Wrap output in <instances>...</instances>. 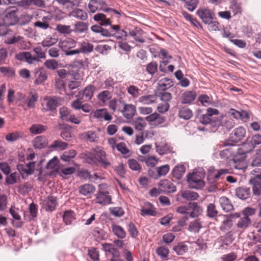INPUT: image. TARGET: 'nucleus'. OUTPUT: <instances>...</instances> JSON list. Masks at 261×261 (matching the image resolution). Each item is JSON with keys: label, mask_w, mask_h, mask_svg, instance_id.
I'll list each match as a JSON object with an SVG mask.
<instances>
[{"label": "nucleus", "mask_w": 261, "mask_h": 261, "mask_svg": "<svg viewBox=\"0 0 261 261\" xmlns=\"http://www.w3.org/2000/svg\"><path fill=\"white\" fill-rule=\"evenodd\" d=\"M45 101V109L46 111H53L61 104L62 99L58 97H49L44 98Z\"/></svg>", "instance_id": "2eb2a0df"}, {"label": "nucleus", "mask_w": 261, "mask_h": 261, "mask_svg": "<svg viewBox=\"0 0 261 261\" xmlns=\"http://www.w3.org/2000/svg\"><path fill=\"white\" fill-rule=\"evenodd\" d=\"M110 94L109 91H103L97 95V99L102 103H105L111 98Z\"/></svg>", "instance_id": "774afa93"}, {"label": "nucleus", "mask_w": 261, "mask_h": 261, "mask_svg": "<svg viewBox=\"0 0 261 261\" xmlns=\"http://www.w3.org/2000/svg\"><path fill=\"white\" fill-rule=\"evenodd\" d=\"M216 221L221 222L220 229L223 232L230 230L233 225L232 221L229 215H220Z\"/></svg>", "instance_id": "9b49d317"}, {"label": "nucleus", "mask_w": 261, "mask_h": 261, "mask_svg": "<svg viewBox=\"0 0 261 261\" xmlns=\"http://www.w3.org/2000/svg\"><path fill=\"white\" fill-rule=\"evenodd\" d=\"M50 147L52 148L63 150L68 147V144L61 140H55L51 145Z\"/></svg>", "instance_id": "bf43d9fd"}, {"label": "nucleus", "mask_w": 261, "mask_h": 261, "mask_svg": "<svg viewBox=\"0 0 261 261\" xmlns=\"http://www.w3.org/2000/svg\"><path fill=\"white\" fill-rule=\"evenodd\" d=\"M156 98V95H147L139 97L138 101L143 105H149L155 102Z\"/></svg>", "instance_id": "79ce46f5"}, {"label": "nucleus", "mask_w": 261, "mask_h": 261, "mask_svg": "<svg viewBox=\"0 0 261 261\" xmlns=\"http://www.w3.org/2000/svg\"><path fill=\"white\" fill-rule=\"evenodd\" d=\"M113 234L119 239H123L126 236V232L121 226L113 224L111 226Z\"/></svg>", "instance_id": "cd10ccee"}, {"label": "nucleus", "mask_w": 261, "mask_h": 261, "mask_svg": "<svg viewBox=\"0 0 261 261\" xmlns=\"http://www.w3.org/2000/svg\"><path fill=\"white\" fill-rule=\"evenodd\" d=\"M188 210L189 216L191 218L198 217L202 212V208L197 202L189 203Z\"/></svg>", "instance_id": "b1692460"}, {"label": "nucleus", "mask_w": 261, "mask_h": 261, "mask_svg": "<svg viewBox=\"0 0 261 261\" xmlns=\"http://www.w3.org/2000/svg\"><path fill=\"white\" fill-rule=\"evenodd\" d=\"M186 168L184 165H180L175 166L172 171V175L176 179H180L185 172Z\"/></svg>", "instance_id": "58836bf2"}, {"label": "nucleus", "mask_w": 261, "mask_h": 261, "mask_svg": "<svg viewBox=\"0 0 261 261\" xmlns=\"http://www.w3.org/2000/svg\"><path fill=\"white\" fill-rule=\"evenodd\" d=\"M198 101L203 106L207 107L213 103V98L206 94H201L198 97Z\"/></svg>", "instance_id": "09e8293b"}, {"label": "nucleus", "mask_w": 261, "mask_h": 261, "mask_svg": "<svg viewBox=\"0 0 261 261\" xmlns=\"http://www.w3.org/2000/svg\"><path fill=\"white\" fill-rule=\"evenodd\" d=\"M115 147L123 155L124 157L128 158L131 156L132 153L124 142H121L116 144Z\"/></svg>", "instance_id": "4c0bfd02"}, {"label": "nucleus", "mask_w": 261, "mask_h": 261, "mask_svg": "<svg viewBox=\"0 0 261 261\" xmlns=\"http://www.w3.org/2000/svg\"><path fill=\"white\" fill-rule=\"evenodd\" d=\"M17 11L16 10L9 8L6 11L5 21L7 24L13 25L16 24L18 22V17L17 15Z\"/></svg>", "instance_id": "dca6fc26"}, {"label": "nucleus", "mask_w": 261, "mask_h": 261, "mask_svg": "<svg viewBox=\"0 0 261 261\" xmlns=\"http://www.w3.org/2000/svg\"><path fill=\"white\" fill-rule=\"evenodd\" d=\"M178 116L180 118L188 120L193 116L192 110L187 107L180 108L178 111Z\"/></svg>", "instance_id": "473e14b6"}, {"label": "nucleus", "mask_w": 261, "mask_h": 261, "mask_svg": "<svg viewBox=\"0 0 261 261\" xmlns=\"http://www.w3.org/2000/svg\"><path fill=\"white\" fill-rule=\"evenodd\" d=\"M58 42V38L54 37L48 36H47L41 42V44L44 47H50Z\"/></svg>", "instance_id": "864d4df0"}, {"label": "nucleus", "mask_w": 261, "mask_h": 261, "mask_svg": "<svg viewBox=\"0 0 261 261\" xmlns=\"http://www.w3.org/2000/svg\"><path fill=\"white\" fill-rule=\"evenodd\" d=\"M246 133V129L244 127L236 128L230 134L229 140L232 142H238L245 137Z\"/></svg>", "instance_id": "4468645a"}, {"label": "nucleus", "mask_w": 261, "mask_h": 261, "mask_svg": "<svg viewBox=\"0 0 261 261\" xmlns=\"http://www.w3.org/2000/svg\"><path fill=\"white\" fill-rule=\"evenodd\" d=\"M72 15L75 18L83 21L86 20L88 18L87 13L81 9L74 10L72 12Z\"/></svg>", "instance_id": "c03bdc74"}, {"label": "nucleus", "mask_w": 261, "mask_h": 261, "mask_svg": "<svg viewBox=\"0 0 261 261\" xmlns=\"http://www.w3.org/2000/svg\"><path fill=\"white\" fill-rule=\"evenodd\" d=\"M37 77L35 81L36 84L39 85L44 82L47 79V74L45 71L42 70L38 71L35 74Z\"/></svg>", "instance_id": "3c124183"}, {"label": "nucleus", "mask_w": 261, "mask_h": 261, "mask_svg": "<svg viewBox=\"0 0 261 261\" xmlns=\"http://www.w3.org/2000/svg\"><path fill=\"white\" fill-rule=\"evenodd\" d=\"M207 216L209 218H214L218 215V212L216 205L214 203H210L207 206Z\"/></svg>", "instance_id": "13d9d810"}, {"label": "nucleus", "mask_w": 261, "mask_h": 261, "mask_svg": "<svg viewBox=\"0 0 261 261\" xmlns=\"http://www.w3.org/2000/svg\"><path fill=\"white\" fill-rule=\"evenodd\" d=\"M94 237L98 241L104 240L108 238V233L102 229L95 227L93 231Z\"/></svg>", "instance_id": "a19ab883"}, {"label": "nucleus", "mask_w": 261, "mask_h": 261, "mask_svg": "<svg viewBox=\"0 0 261 261\" xmlns=\"http://www.w3.org/2000/svg\"><path fill=\"white\" fill-rule=\"evenodd\" d=\"M219 113L217 109L209 108L206 110V113L204 114L200 115L198 119L199 122L204 125L211 123L212 126H214L215 122H212V116L214 115H218Z\"/></svg>", "instance_id": "6e6552de"}, {"label": "nucleus", "mask_w": 261, "mask_h": 261, "mask_svg": "<svg viewBox=\"0 0 261 261\" xmlns=\"http://www.w3.org/2000/svg\"><path fill=\"white\" fill-rule=\"evenodd\" d=\"M173 249L177 255H183L188 251V247L184 243H180L175 245Z\"/></svg>", "instance_id": "8fccbe9b"}, {"label": "nucleus", "mask_w": 261, "mask_h": 261, "mask_svg": "<svg viewBox=\"0 0 261 261\" xmlns=\"http://www.w3.org/2000/svg\"><path fill=\"white\" fill-rule=\"evenodd\" d=\"M187 181L191 188L199 189L204 186L205 183L202 176L196 172L190 173L188 175Z\"/></svg>", "instance_id": "39448f33"}, {"label": "nucleus", "mask_w": 261, "mask_h": 261, "mask_svg": "<svg viewBox=\"0 0 261 261\" xmlns=\"http://www.w3.org/2000/svg\"><path fill=\"white\" fill-rule=\"evenodd\" d=\"M77 44V42L74 39L68 38L59 42V46L62 50L65 53L66 56H72L69 54L70 53L74 51L71 49L74 48Z\"/></svg>", "instance_id": "0eeeda50"}, {"label": "nucleus", "mask_w": 261, "mask_h": 261, "mask_svg": "<svg viewBox=\"0 0 261 261\" xmlns=\"http://www.w3.org/2000/svg\"><path fill=\"white\" fill-rule=\"evenodd\" d=\"M196 14L204 23H208L212 19H214L215 17L214 13L211 10L206 8L198 9Z\"/></svg>", "instance_id": "9d476101"}, {"label": "nucleus", "mask_w": 261, "mask_h": 261, "mask_svg": "<svg viewBox=\"0 0 261 261\" xmlns=\"http://www.w3.org/2000/svg\"><path fill=\"white\" fill-rule=\"evenodd\" d=\"M76 151L74 149H70L65 151L61 156V159L64 162H69L75 158Z\"/></svg>", "instance_id": "49530a36"}, {"label": "nucleus", "mask_w": 261, "mask_h": 261, "mask_svg": "<svg viewBox=\"0 0 261 261\" xmlns=\"http://www.w3.org/2000/svg\"><path fill=\"white\" fill-rule=\"evenodd\" d=\"M155 147L156 151L160 155H164L172 152V147L165 140L156 142Z\"/></svg>", "instance_id": "f8f14e48"}, {"label": "nucleus", "mask_w": 261, "mask_h": 261, "mask_svg": "<svg viewBox=\"0 0 261 261\" xmlns=\"http://www.w3.org/2000/svg\"><path fill=\"white\" fill-rule=\"evenodd\" d=\"M18 100L20 103L18 105L24 107L23 103H27V107L30 108H33L38 100V95L35 92H31L29 95H22L20 93H18Z\"/></svg>", "instance_id": "7ed1b4c3"}, {"label": "nucleus", "mask_w": 261, "mask_h": 261, "mask_svg": "<svg viewBox=\"0 0 261 261\" xmlns=\"http://www.w3.org/2000/svg\"><path fill=\"white\" fill-rule=\"evenodd\" d=\"M156 253L162 260H166L168 258L169 250L167 247L160 246L156 249Z\"/></svg>", "instance_id": "ea45409f"}, {"label": "nucleus", "mask_w": 261, "mask_h": 261, "mask_svg": "<svg viewBox=\"0 0 261 261\" xmlns=\"http://www.w3.org/2000/svg\"><path fill=\"white\" fill-rule=\"evenodd\" d=\"M63 218L66 225L70 224L71 222L75 219L74 213L72 211H66Z\"/></svg>", "instance_id": "4d7b16f0"}, {"label": "nucleus", "mask_w": 261, "mask_h": 261, "mask_svg": "<svg viewBox=\"0 0 261 261\" xmlns=\"http://www.w3.org/2000/svg\"><path fill=\"white\" fill-rule=\"evenodd\" d=\"M181 196L184 199L191 201L196 200L199 197L197 193L190 190L182 192Z\"/></svg>", "instance_id": "a18cd8bd"}, {"label": "nucleus", "mask_w": 261, "mask_h": 261, "mask_svg": "<svg viewBox=\"0 0 261 261\" xmlns=\"http://www.w3.org/2000/svg\"><path fill=\"white\" fill-rule=\"evenodd\" d=\"M94 46L92 43L84 41L80 44V48L74 49V51L71 52L69 54L75 55L79 54L81 53L83 54H89L93 51Z\"/></svg>", "instance_id": "6ab92c4d"}, {"label": "nucleus", "mask_w": 261, "mask_h": 261, "mask_svg": "<svg viewBox=\"0 0 261 261\" xmlns=\"http://www.w3.org/2000/svg\"><path fill=\"white\" fill-rule=\"evenodd\" d=\"M251 223V220L250 218L243 216L239 219L236 223V226L240 229L245 230L249 226Z\"/></svg>", "instance_id": "c756f323"}, {"label": "nucleus", "mask_w": 261, "mask_h": 261, "mask_svg": "<svg viewBox=\"0 0 261 261\" xmlns=\"http://www.w3.org/2000/svg\"><path fill=\"white\" fill-rule=\"evenodd\" d=\"M106 185L100 184L98 190L95 195L96 203L106 205L111 203L112 197L107 190L105 189Z\"/></svg>", "instance_id": "f03ea898"}, {"label": "nucleus", "mask_w": 261, "mask_h": 261, "mask_svg": "<svg viewBox=\"0 0 261 261\" xmlns=\"http://www.w3.org/2000/svg\"><path fill=\"white\" fill-rule=\"evenodd\" d=\"M158 85L161 90H165L172 86L173 82L170 79L164 78L159 81Z\"/></svg>", "instance_id": "603ef678"}, {"label": "nucleus", "mask_w": 261, "mask_h": 261, "mask_svg": "<svg viewBox=\"0 0 261 261\" xmlns=\"http://www.w3.org/2000/svg\"><path fill=\"white\" fill-rule=\"evenodd\" d=\"M46 137L39 136L36 137L33 141V146L35 148L41 149L45 148L47 145Z\"/></svg>", "instance_id": "c85d7f7f"}, {"label": "nucleus", "mask_w": 261, "mask_h": 261, "mask_svg": "<svg viewBox=\"0 0 261 261\" xmlns=\"http://www.w3.org/2000/svg\"><path fill=\"white\" fill-rule=\"evenodd\" d=\"M95 190V187L93 185L90 184H85L80 186L79 188V193L87 197H90L91 195L94 193Z\"/></svg>", "instance_id": "4be33fe9"}, {"label": "nucleus", "mask_w": 261, "mask_h": 261, "mask_svg": "<svg viewBox=\"0 0 261 261\" xmlns=\"http://www.w3.org/2000/svg\"><path fill=\"white\" fill-rule=\"evenodd\" d=\"M113 168L120 177L122 178L124 177L126 170L123 163H119L117 165L114 166Z\"/></svg>", "instance_id": "6e6d98bb"}, {"label": "nucleus", "mask_w": 261, "mask_h": 261, "mask_svg": "<svg viewBox=\"0 0 261 261\" xmlns=\"http://www.w3.org/2000/svg\"><path fill=\"white\" fill-rule=\"evenodd\" d=\"M249 141L251 143V148H254L257 145L261 144V135L256 134L252 136L251 138H248Z\"/></svg>", "instance_id": "338daca9"}, {"label": "nucleus", "mask_w": 261, "mask_h": 261, "mask_svg": "<svg viewBox=\"0 0 261 261\" xmlns=\"http://www.w3.org/2000/svg\"><path fill=\"white\" fill-rule=\"evenodd\" d=\"M51 19L48 16H44L41 21L38 20L34 23V26L42 30H47L49 28V22Z\"/></svg>", "instance_id": "e433bc0d"}, {"label": "nucleus", "mask_w": 261, "mask_h": 261, "mask_svg": "<svg viewBox=\"0 0 261 261\" xmlns=\"http://www.w3.org/2000/svg\"><path fill=\"white\" fill-rule=\"evenodd\" d=\"M0 72L8 77H12L15 75L14 70L10 67H0Z\"/></svg>", "instance_id": "e2e57ef3"}, {"label": "nucleus", "mask_w": 261, "mask_h": 261, "mask_svg": "<svg viewBox=\"0 0 261 261\" xmlns=\"http://www.w3.org/2000/svg\"><path fill=\"white\" fill-rule=\"evenodd\" d=\"M95 154H90L87 155V162L88 163L93 164L96 160L104 168H107L111 166V163L106 159L105 151L100 148H97L95 150Z\"/></svg>", "instance_id": "f257e3e1"}, {"label": "nucleus", "mask_w": 261, "mask_h": 261, "mask_svg": "<svg viewBox=\"0 0 261 261\" xmlns=\"http://www.w3.org/2000/svg\"><path fill=\"white\" fill-rule=\"evenodd\" d=\"M57 198L53 196H48L43 201V207L47 211H54L57 205Z\"/></svg>", "instance_id": "aec40b11"}, {"label": "nucleus", "mask_w": 261, "mask_h": 261, "mask_svg": "<svg viewBox=\"0 0 261 261\" xmlns=\"http://www.w3.org/2000/svg\"><path fill=\"white\" fill-rule=\"evenodd\" d=\"M15 58L19 61L26 62L28 64H33L39 62V60L36 57L33 56L29 51L21 52L16 54Z\"/></svg>", "instance_id": "ddd939ff"}, {"label": "nucleus", "mask_w": 261, "mask_h": 261, "mask_svg": "<svg viewBox=\"0 0 261 261\" xmlns=\"http://www.w3.org/2000/svg\"><path fill=\"white\" fill-rule=\"evenodd\" d=\"M142 30L138 28H136L134 30L129 32V34L130 36L133 37L136 41L143 43L144 42V40L138 36V35H140L142 33Z\"/></svg>", "instance_id": "052dcab7"}, {"label": "nucleus", "mask_w": 261, "mask_h": 261, "mask_svg": "<svg viewBox=\"0 0 261 261\" xmlns=\"http://www.w3.org/2000/svg\"><path fill=\"white\" fill-rule=\"evenodd\" d=\"M251 143L250 141H249V139L247 138V141L244 143L242 145L241 147L239 149L238 154L243 155L253 150L254 148H251Z\"/></svg>", "instance_id": "37998d69"}, {"label": "nucleus", "mask_w": 261, "mask_h": 261, "mask_svg": "<svg viewBox=\"0 0 261 261\" xmlns=\"http://www.w3.org/2000/svg\"><path fill=\"white\" fill-rule=\"evenodd\" d=\"M112 28V36L117 39H125L127 36V33L123 30L120 29L119 25H111Z\"/></svg>", "instance_id": "bb28decb"}, {"label": "nucleus", "mask_w": 261, "mask_h": 261, "mask_svg": "<svg viewBox=\"0 0 261 261\" xmlns=\"http://www.w3.org/2000/svg\"><path fill=\"white\" fill-rule=\"evenodd\" d=\"M119 105H122L121 109H119V112H120L124 117L129 119L132 118L136 113V108L135 106L133 104H127L122 98H119Z\"/></svg>", "instance_id": "20e7f679"}, {"label": "nucleus", "mask_w": 261, "mask_h": 261, "mask_svg": "<svg viewBox=\"0 0 261 261\" xmlns=\"http://www.w3.org/2000/svg\"><path fill=\"white\" fill-rule=\"evenodd\" d=\"M236 195L240 199H246L250 196L251 192L249 188H238L236 190Z\"/></svg>", "instance_id": "72a5a7b5"}, {"label": "nucleus", "mask_w": 261, "mask_h": 261, "mask_svg": "<svg viewBox=\"0 0 261 261\" xmlns=\"http://www.w3.org/2000/svg\"><path fill=\"white\" fill-rule=\"evenodd\" d=\"M221 246H228L231 244L234 240L233 234L231 231H228L224 236L219 237Z\"/></svg>", "instance_id": "7c9ffc66"}, {"label": "nucleus", "mask_w": 261, "mask_h": 261, "mask_svg": "<svg viewBox=\"0 0 261 261\" xmlns=\"http://www.w3.org/2000/svg\"><path fill=\"white\" fill-rule=\"evenodd\" d=\"M199 0L186 1L184 4V7L191 12H193L198 6Z\"/></svg>", "instance_id": "5fc2aeb1"}, {"label": "nucleus", "mask_w": 261, "mask_h": 261, "mask_svg": "<svg viewBox=\"0 0 261 261\" xmlns=\"http://www.w3.org/2000/svg\"><path fill=\"white\" fill-rule=\"evenodd\" d=\"M202 227V225L201 222L199 219H195L190 223L188 229L189 231L196 233H198Z\"/></svg>", "instance_id": "c9c22d12"}, {"label": "nucleus", "mask_w": 261, "mask_h": 261, "mask_svg": "<svg viewBox=\"0 0 261 261\" xmlns=\"http://www.w3.org/2000/svg\"><path fill=\"white\" fill-rule=\"evenodd\" d=\"M196 97L195 91H186L181 94L180 100L182 104H191Z\"/></svg>", "instance_id": "412c9836"}, {"label": "nucleus", "mask_w": 261, "mask_h": 261, "mask_svg": "<svg viewBox=\"0 0 261 261\" xmlns=\"http://www.w3.org/2000/svg\"><path fill=\"white\" fill-rule=\"evenodd\" d=\"M73 28V31L75 33L78 34L86 33L88 30L89 23L83 21H77L74 24Z\"/></svg>", "instance_id": "2f4dec72"}, {"label": "nucleus", "mask_w": 261, "mask_h": 261, "mask_svg": "<svg viewBox=\"0 0 261 261\" xmlns=\"http://www.w3.org/2000/svg\"><path fill=\"white\" fill-rule=\"evenodd\" d=\"M127 91L133 98H136L139 96L141 90L134 85H130L127 88Z\"/></svg>", "instance_id": "0e129e2a"}, {"label": "nucleus", "mask_w": 261, "mask_h": 261, "mask_svg": "<svg viewBox=\"0 0 261 261\" xmlns=\"http://www.w3.org/2000/svg\"><path fill=\"white\" fill-rule=\"evenodd\" d=\"M95 91V88L93 85H89L86 87L84 90L80 91L78 93L77 97H80L82 95V98H85V101L91 100L93 96L94 92Z\"/></svg>", "instance_id": "5701e85b"}, {"label": "nucleus", "mask_w": 261, "mask_h": 261, "mask_svg": "<svg viewBox=\"0 0 261 261\" xmlns=\"http://www.w3.org/2000/svg\"><path fill=\"white\" fill-rule=\"evenodd\" d=\"M234 124L233 120L227 115L222 116L220 120L216 122V124L218 127L221 126L224 129L228 131L234 127Z\"/></svg>", "instance_id": "a211bd4d"}, {"label": "nucleus", "mask_w": 261, "mask_h": 261, "mask_svg": "<svg viewBox=\"0 0 261 261\" xmlns=\"http://www.w3.org/2000/svg\"><path fill=\"white\" fill-rule=\"evenodd\" d=\"M20 171H15L6 175L5 181L7 185H14L20 181Z\"/></svg>", "instance_id": "393cba45"}, {"label": "nucleus", "mask_w": 261, "mask_h": 261, "mask_svg": "<svg viewBox=\"0 0 261 261\" xmlns=\"http://www.w3.org/2000/svg\"><path fill=\"white\" fill-rule=\"evenodd\" d=\"M159 187L165 193H174L176 190V188L173 182L167 179L161 180L159 183Z\"/></svg>", "instance_id": "f3484780"}, {"label": "nucleus", "mask_w": 261, "mask_h": 261, "mask_svg": "<svg viewBox=\"0 0 261 261\" xmlns=\"http://www.w3.org/2000/svg\"><path fill=\"white\" fill-rule=\"evenodd\" d=\"M146 124L145 120L141 117L137 118L134 122L135 128L138 130H142Z\"/></svg>", "instance_id": "69168bd1"}, {"label": "nucleus", "mask_w": 261, "mask_h": 261, "mask_svg": "<svg viewBox=\"0 0 261 261\" xmlns=\"http://www.w3.org/2000/svg\"><path fill=\"white\" fill-rule=\"evenodd\" d=\"M93 117L98 119L103 118L106 121H110L112 119V116L108 112L107 109L95 110L93 114Z\"/></svg>", "instance_id": "a878e982"}, {"label": "nucleus", "mask_w": 261, "mask_h": 261, "mask_svg": "<svg viewBox=\"0 0 261 261\" xmlns=\"http://www.w3.org/2000/svg\"><path fill=\"white\" fill-rule=\"evenodd\" d=\"M56 30L59 33L64 34H69L72 32V30L70 29V26L62 24H57Z\"/></svg>", "instance_id": "680f3d73"}, {"label": "nucleus", "mask_w": 261, "mask_h": 261, "mask_svg": "<svg viewBox=\"0 0 261 261\" xmlns=\"http://www.w3.org/2000/svg\"><path fill=\"white\" fill-rule=\"evenodd\" d=\"M252 171L257 174L250 179V183L253 185L254 195L259 196L261 194V169H255Z\"/></svg>", "instance_id": "423d86ee"}, {"label": "nucleus", "mask_w": 261, "mask_h": 261, "mask_svg": "<svg viewBox=\"0 0 261 261\" xmlns=\"http://www.w3.org/2000/svg\"><path fill=\"white\" fill-rule=\"evenodd\" d=\"M145 120L147 121L149 125L156 127L165 121V118L160 114L155 112L146 116Z\"/></svg>", "instance_id": "1a4fd4ad"}, {"label": "nucleus", "mask_w": 261, "mask_h": 261, "mask_svg": "<svg viewBox=\"0 0 261 261\" xmlns=\"http://www.w3.org/2000/svg\"><path fill=\"white\" fill-rule=\"evenodd\" d=\"M47 129V126L40 124H33L30 128V131L33 134H41Z\"/></svg>", "instance_id": "de8ad7c7"}, {"label": "nucleus", "mask_w": 261, "mask_h": 261, "mask_svg": "<svg viewBox=\"0 0 261 261\" xmlns=\"http://www.w3.org/2000/svg\"><path fill=\"white\" fill-rule=\"evenodd\" d=\"M219 202L222 209L226 212H229L233 208L230 200L225 196L220 197Z\"/></svg>", "instance_id": "f704fd0d"}]
</instances>
